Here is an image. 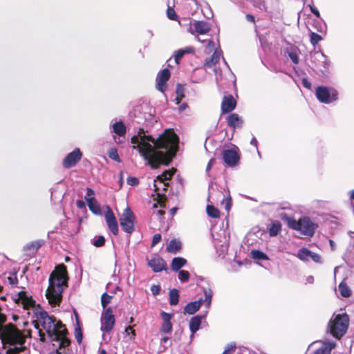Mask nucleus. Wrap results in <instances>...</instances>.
Returning a JSON list of instances; mask_svg holds the SVG:
<instances>
[{
	"instance_id": "nucleus-1",
	"label": "nucleus",
	"mask_w": 354,
	"mask_h": 354,
	"mask_svg": "<svg viewBox=\"0 0 354 354\" xmlns=\"http://www.w3.org/2000/svg\"><path fill=\"white\" fill-rule=\"evenodd\" d=\"M133 148L137 149L140 156L151 168L156 169L169 158L174 157L178 149V138L171 130H166L157 139L147 135L140 129L131 138Z\"/></svg>"
},
{
	"instance_id": "nucleus-2",
	"label": "nucleus",
	"mask_w": 354,
	"mask_h": 354,
	"mask_svg": "<svg viewBox=\"0 0 354 354\" xmlns=\"http://www.w3.org/2000/svg\"><path fill=\"white\" fill-rule=\"evenodd\" d=\"M15 300L18 304H21L24 310H28L27 314H30L31 310L37 318L41 323L44 330L50 337L52 342H56L58 346L66 347L69 345L70 341L66 337V328L60 322L56 320L53 317L48 315V313L44 310L39 305L36 306L35 301L26 291H20L16 295Z\"/></svg>"
},
{
	"instance_id": "nucleus-3",
	"label": "nucleus",
	"mask_w": 354,
	"mask_h": 354,
	"mask_svg": "<svg viewBox=\"0 0 354 354\" xmlns=\"http://www.w3.org/2000/svg\"><path fill=\"white\" fill-rule=\"evenodd\" d=\"M68 276L66 266L62 263L55 268L49 277V285L46 297L50 304L59 306L62 300V293L68 286Z\"/></svg>"
},
{
	"instance_id": "nucleus-4",
	"label": "nucleus",
	"mask_w": 354,
	"mask_h": 354,
	"mask_svg": "<svg viewBox=\"0 0 354 354\" xmlns=\"http://www.w3.org/2000/svg\"><path fill=\"white\" fill-rule=\"evenodd\" d=\"M280 217L286 221L289 227L299 231L301 234L307 236H313L317 225L314 223L308 217H303L299 221L294 218L288 216L286 214H281Z\"/></svg>"
},
{
	"instance_id": "nucleus-5",
	"label": "nucleus",
	"mask_w": 354,
	"mask_h": 354,
	"mask_svg": "<svg viewBox=\"0 0 354 354\" xmlns=\"http://www.w3.org/2000/svg\"><path fill=\"white\" fill-rule=\"evenodd\" d=\"M349 318L346 313L337 315L329 323L330 331L336 338L342 337L347 331Z\"/></svg>"
},
{
	"instance_id": "nucleus-6",
	"label": "nucleus",
	"mask_w": 354,
	"mask_h": 354,
	"mask_svg": "<svg viewBox=\"0 0 354 354\" xmlns=\"http://www.w3.org/2000/svg\"><path fill=\"white\" fill-rule=\"evenodd\" d=\"M115 324V316L111 308H106L101 316V330L103 332L102 338L105 342L110 340L109 333Z\"/></svg>"
},
{
	"instance_id": "nucleus-7",
	"label": "nucleus",
	"mask_w": 354,
	"mask_h": 354,
	"mask_svg": "<svg viewBox=\"0 0 354 354\" xmlns=\"http://www.w3.org/2000/svg\"><path fill=\"white\" fill-rule=\"evenodd\" d=\"M212 294L211 289L204 290L205 299H200L198 301L189 302L185 306V312L193 315L200 308L203 303H205L207 308H209L212 302Z\"/></svg>"
},
{
	"instance_id": "nucleus-8",
	"label": "nucleus",
	"mask_w": 354,
	"mask_h": 354,
	"mask_svg": "<svg viewBox=\"0 0 354 354\" xmlns=\"http://www.w3.org/2000/svg\"><path fill=\"white\" fill-rule=\"evenodd\" d=\"M119 220L120 226L125 232L131 234L134 231L135 216L129 207L124 210Z\"/></svg>"
},
{
	"instance_id": "nucleus-9",
	"label": "nucleus",
	"mask_w": 354,
	"mask_h": 354,
	"mask_svg": "<svg viewBox=\"0 0 354 354\" xmlns=\"http://www.w3.org/2000/svg\"><path fill=\"white\" fill-rule=\"evenodd\" d=\"M316 96L321 102L329 104L337 100V92L333 88L318 86L316 89Z\"/></svg>"
},
{
	"instance_id": "nucleus-10",
	"label": "nucleus",
	"mask_w": 354,
	"mask_h": 354,
	"mask_svg": "<svg viewBox=\"0 0 354 354\" xmlns=\"http://www.w3.org/2000/svg\"><path fill=\"white\" fill-rule=\"evenodd\" d=\"M211 26L209 23L205 21H194L189 32L192 35H205L209 32Z\"/></svg>"
},
{
	"instance_id": "nucleus-11",
	"label": "nucleus",
	"mask_w": 354,
	"mask_h": 354,
	"mask_svg": "<svg viewBox=\"0 0 354 354\" xmlns=\"http://www.w3.org/2000/svg\"><path fill=\"white\" fill-rule=\"evenodd\" d=\"M170 71L167 68L160 71L156 77V88L162 93H164L167 88V82L170 77Z\"/></svg>"
},
{
	"instance_id": "nucleus-12",
	"label": "nucleus",
	"mask_w": 354,
	"mask_h": 354,
	"mask_svg": "<svg viewBox=\"0 0 354 354\" xmlns=\"http://www.w3.org/2000/svg\"><path fill=\"white\" fill-rule=\"evenodd\" d=\"M105 220L110 231L114 234H118V224L117 219L109 207H107V210L104 214Z\"/></svg>"
},
{
	"instance_id": "nucleus-13",
	"label": "nucleus",
	"mask_w": 354,
	"mask_h": 354,
	"mask_svg": "<svg viewBox=\"0 0 354 354\" xmlns=\"http://www.w3.org/2000/svg\"><path fill=\"white\" fill-rule=\"evenodd\" d=\"M223 159L226 165L233 167L239 161V155L236 149H225L223 151Z\"/></svg>"
},
{
	"instance_id": "nucleus-14",
	"label": "nucleus",
	"mask_w": 354,
	"mask_h": 354,
	"mask_svg": "<svg viewBox=\"0 0 354 354\" xmlns=\"http://www.w3.org/2000/svg\"><path fill=\"white\" fill-rule=\"evenodd\" d=\"M82 153L79 149H75L69 153L63 160V166L65 168H71L76 165L81 159Z\"/></svg>"
},
{
	"instance_id": "nucleus-15",
	"label": "nucleus",
	"mask_w": 354,
	"mask_h": 354,
	"mask_svg": "<svg viewBox=\"0 0 354 354\" xmlns=\"http://www.w3.org/2000/svg\"><path fill=\"white\" fill-rule=\"evenodd\" d=\"M176 169H173L171 170L165 171L161 175L157 176L156 179L154 180L153 186L155 187V191L158 192L160 189L158 184H162L163 189H165V187H167L168 185V183H165V181L171 179Z\"/></svg>"
},
{
	"instance_id": "nucleus-16",
	"label": "nucleus",
	"mask_w": 354,
	"mask_h": 354,
	"mask_svg": "<svg viewBox=\"0 0 354 354\" xmlns=\"http://www.w3.org/2000/svg\"><path fill=\"white\" fill-rule=\"evenodd\" d=\"M148 266L155 272H159L166 268L167 264L162 258L157 254H154L151 259L149 260Z\"/></svg>"
},
{
	"instance_id": "nucleus-17",
	"label": "nucleus",
	"mask_w": 354,
	"mask_h": 354,
	"mask_svg": "<svg viewBox=\"0 0 354 354\" xmlns=\"http://www.w3.org/2000/svg\"><path fill=\"white\" fill-rule=\"evenodd\" d=\"M311 60L320 71H322V67L326 69L329 66L326 56L322 52L314 53L311 55Z\"/></svg>"
},
{
	"instance_id": "nucleus-18",
	"label": "nucleus",
	"mask_w": 354,
	"mask_h": 354,
	"mask_svg": "<svg viewBox=\"0 0 354 354\" xmlns=\"http://www.w3.org/2000/svg\"><path fill=\"white\" fill-rule=\"evenodd\" d=\"M236 105V100L232 95L224 96L221 103L222 113L224 114L231 112L235 109Z\"/></svg>"
},
{
	"instance_id": "nucleus-19",
	"label": "nucleus",
	"mask_w": 354,
	"mask_h": 354,
	"mask_svg": "<svg viewBox=\"0 0 354 354\" xmlns=\"http://www.w3.org/2000/svg\"><path fill=\"white\" fill-rule=\"evenodd\" d=\"M112 131L119 138H121L125 136L127 132V128L122 122H115L112 124ZM113 138L115 139V141L118 143L123 142V140H121L120 138H118V140H117L115 136H113Z\"/></svg>"
},
{
	"instance_id": "nucleus-20",
	"label": "nucleus",
	"mask_w": 354,
	"mask_h": 354,
	"mask_svg": "<svg viewBox=\"0 0 354 354\" xmlns=\"http://www.w3.org/2000/svg\"><path fill=\"white\" fill-rule=\"evenodd\" d=\"M162 323L160 327V331L163 333H169L172 330V324L171 322V315L166 312H161Z\"/></svg>"
},
{
	"instance_id": "nucleus-21",
	"label": "nucleus",
	"mask_w": 354,
	"mask_h": 354,
	"mask_svg": "<svg viewBox=\"0 0 354 354\" xmlns=\"http://www.w3.org/2000/svg\"><path fill=\"white\" fill-rule=\"evenodd\" d=\"M226 120L228 126L233 129L240 128L243 124V120L237 113L230 114Z\"/></svg>"
},
{
	"instance_id": "nucleus-22",
	"label": "nucleus",
	"mask_w": 354,
	"mask_h": 354,
	"mask_svg": "<svg viewBox=\"0 0 354 354\" xmlns=\"http://www.w3.org/2000/svg\"><path fill=\"white\" fill-rule=\"evenodd\" d=\"M320 344V346L314 351V354H330L331 350L335 346V342L328 341L321 342Z\"/></svg>"
},
{
	"instance_id": "nucleus-23",
	"label": "nucleus",
	"mask_w": 354,
	"mask_h": 354,
	"mask_svg": "<svg viewBox=\"0 0 354 354\" xmlns=\"http://www.w3.org/2000/svg\"><path fill=\"white\" fill-rule=\"evenodd\" d=\"M222 56L221 50H215L210 58L207 59L204 64L205 68H212L214 66L216 63L219 61Z\"/></svg>"
},
{
	"instance_id": "nucleus-24",
	"label": "nucleus",
	"mask_w": 354,
	"mask_h": 354,
	"mask_svg": "<svg viewBox=\"0 0 354 354\" xmlns=\"http://www.w3.org/2000/svg\"><path fill=\"white\" fill-rule=\"evenodd\" d=\"M202 319H203V317L202 316H198V315L194 316V317L191 318V319L189 321V329H190V330L192 332L191 337H193L194 334L197 330H199L201 324V322H202Z\"/></svg>"
},
{
	"instance_id": "nucleus-25",
	"label": "nucleus",
	"mask_w": 354,
	"mask_h": 354,
	"mask_svg": "<svg viewBox=\"0 0 354 354\" xmlns=\"http://www.w3.org/2000/svg\"><path fill=\"white\" fill-rule=\"evenodd\" d=\"M89 209L95 214H99L100 213V206L94 197L85 198Z\"/></svg>"
},
{
	"instance_id": "nucleus-26",
	"label": "nucleus",
	"mask_w": 354,
	"mask_h": 354,
	"mask_svg": "<svg viewBox=\"0 0 354 354\" xmlns=\"http://www.w3.org/2000/svg\"><path fill=\"white\" fill-rule=\"evenodd\" d=\"M187 263L185 259L183 257H175L173 259L171 268L174 271H178Z\"/></svg>"
},
{
	"instance_id": "nucleus-27",
	"label": "nucleus",
	"mask_w": 354,
	"mask_h": 354,
	"mask_svg": "<svg viewBox=\"0 0 354 354\" xmlns=\"http://www.w3.org/2000/svg\"><path fill=\"white\" fill-rule=\"evenodd\" d=\"M312 252L306 248L299 249L297 254V257L303 261H308L310 259Z\"/></svg>"
},
{
	"instance_id": "nucleus-28",
	"label": "nucleus",
	"mask_w": 354,
	"mask_h": 354,
	"mask_svg": "<svg viewBox=\"0 0 354 354\" xmlns=\"http://www.w3.org/2000/svg\"><path fill=\"white\" fill-rule=\"evenodd\" d=\"M286 52L292 62L295 64H297L299 63V50L296 47H290V48H287Z\"/></svg>"
},
{
	"instance_id": "nucleus-29",
	"label": "nucleus",
	"mask_w": 354,
	"mask_h": 354,
	"mask_svg": "<svg viewBox=\"0 0 354 354\" xmlns=\"http://www.w3.org/2000/svg\"><path fill=\"white\" fill-rule=\"evenodd\" d=\"M281 230V225L279 221H274L269 227V234L271 236H277Z\"/></svg>"
},
{
	"instance_id": "nucleus-30",
	"label": "nucleus",
	"mask_w": 354,
	"mask_h": 354,
	"mask_svg": "<svg viewBox=\"0 0 354 354\" xmlns=\"http://www.w3.org/2000/svg\"><path fill=\"white\" fill-rule=\"evenodd\" d=\"M181 243L178 240H171L167 246V251L169 252L176 253L180 250Z\"/></svg>"
},
{
	"instance_id": "nucleus-31",
	"label": "nucleus",
	"mask_w": 354,
	"mask_h": 354,
	"mask_svg": "<svg viewBox=\"0 0 354 354\" xmlns=\"http://www.w3.org/2000/svg\"><path fill=\"white\" fill-rule=\"evenodd\" d=\"M44 242L42 241H37L30 244H27L24 247L25 250H29L32 254L35 252L42 245Z\"/></svg>"
},
{
	"instance_id": "nucleus-32",
	"label": "nucleus",
	"mask_w": 354,
	"mask_h": 354,
	"mask_svg": "<svg viewBox=\"0 0 354 354\" xmlns=\"http://www.w3.org/2000/svg\"><path fill=\"white\" fill-rule=\"evenodd\" d=\"M193 51V48L189 47L186 49H180L177 50L175 53L174 58L176 64H178L180 60L184 56L185 54L189 53Z\"/></svg>"
},
{
	"instance_id": "nucleus-33",
	"label": "nucleus",
	"mask_w": 354,
	"mask_h": 354,
	"mask_svg": "<svg viewBox=\"0 0 354 354\" xmlns=\"http://www.w3.org/2000/svg\"><path fill=\"white\" fill-rule=\"evenodd\" d=\"M179 301V294L176 289H172L169 292V304L171 306L178 304Z\"/></svg>"
},
{
	"instance_id": "nucleus-34",
	"label": "nucleus",
	"mask_w": 354,
	"mask_h": 354,
	"mask_svg": "<svg viewBox=\"0 0 354 354\" xmlns=\"http://www.w3.org/2000/svg\"><path fill=\"white\" fill-rule=\"evenodd\" d=\"M339 290L340 295L344 297H348L351 294V290L348 286L344 283L341 282L339 285Z\"/></svg>"
},
{
	"instance_id": "nucleus-35",
	"label": "nucleus",
	"mask_w": 354,
	"mask_h": 354,
	"mask_svg": "<svg viewBox=\"0 0 354 354\" xmlns=\"http://www.w3.org/2000/svg\"><path fill=\"white\" fill-rule=\"evenodd\" d=\"M5 283H8L12 286H15L18 283L17 273L9 272L7 276H5Z\"/></svg>"
},
{
	"instance_id": "nucleus-36",
	"label": "nucleus",
	"mask_w": 354,
	"mask_h": 354,
	"mask_svg": "<svg viewBox=\"0 0 354 354\" xmlns=\"http://www.w3.org/2000/svg\"><path fill=\"white\" fill-rule=\"evenodd\" d=\"M215 248L219 255L225 254L228 250V245L226 243L221 244L220 241H216L214 242Z\"/></svg>"
},
{
	"instance_id": "nucleus-37",
	"label": "nucleus",
	"mask_w": 354,
	"mask_h": 354,
	"mask_svg": "<svg viewBox=\"0 0 354 354\" xmlns=\"http://www.w3.org/2000/svg\"><path fill=\"white\" fill-rule=\"evenodd\" d=\"M251 255L254 259H257V260L268 259V256L265 253H263V252H261L259 250H252L251 251Z\"/></svg>"
},
{
	"instance_id": "nucleus-38",
	"label": "nucleus",
	"mask_w": 354,
	"mask_h": 354,
	"mask_svg": "<svg viewBox=\"0 0 354 354\" xmlns=\"http://www.w3.org/2000/svg\"><path fill=\"white\" fill-rule=\"evenodd\" d=\"M207 213L208 216H209L212 218H218L220 216L219 211L212 205H208L207 206Z\"/></svg>"
},
{
	"instance_id": "nucleus-39",
	"label": "nucleus",
	"mask_w": 354,
	"mask_h": 354,
	"mask_svg": "<svg viewBox=\"0 0 354 354\" xmlns=\"http://www.w3.org/2000/svg\"><path fill=\"white\" fill-rule=\"evenodd\" d=\"M197 39L198 41L202 42L203 44L207 43L205 50L207 51V53H209L210 52H212L213 50V49H214L215 44L212 40H211V39L201 40L198 36H197Z\"/></svg>"
},
{
	"instance_id": "nucleus-40",
	"label": "nucleus",
	"mask_w": 354,
	"mask_h": 354,
	"mask_svg": "<svg viewBox=\"0 0 354 354\" xmlns=\"http://www.w3.org/2000/svg\"><path fill=\"white\" fill-rule=\"evenodd\" d=\"M95 247H102L105 243V238L103 236H95L92 242Z\"/></svg>"
},
{
	"instance_id": "nucleus-41",
	"label": "nucleus",
	"mask_w": 354,
	"mask_h": 354,
	"mask_svg": "<svg viewBox=\"0 0 354 354\" xmlns=\"http://www.w3.org/2000/svg\"><path fill=\"white\" fill-rule=\"evenodd\" d=\"M178 278L181 282H187L189 279V273L186 270H179Z\"/></svg>"
},
{
	"instance_id": "nucleus-42",
	"label": "nucleus",
	"mask_w": 354,
	"mask_h": 354,
	"mask_svg": "<svg viewBox=\"0 0 354 354\" xmlns=\"http://www.w3.org/2000/svg\"><path fill=\"white\" fill-rule=\"evenodd\" d=\"M108 154H109V157L111 159L115 160L117 162H120V157H119V155L118 153V151L116 149H114V148L110 149Z\"/></svg>"
},
{
	"instance_id": "nucleus-43",
	"label": "nucleus",
	"mask_w": 354,
	"mask_h": 354,
	"mask_svg": "<svg viewBox=\"0 0 354 354\" xmlns=\"http://www.w3.org/2000/svg\"><path fill=\"white\" fill-rule=\"evenodd\" d=\"M112 297L106 293H104L101 297V304L104 308L111 302Z\"/></svg>"
},
{
	"instance_id": "nucleus-44",
	"label": "nucleus",
	"mask_w": 354,
	"mask_h": 354,
	"mask_svg": "<svg viewBox=\"0 0 354 354\" xmlns=\"http://www.w3.org/2000/svg\"><path fill=\"white\" fill-rule=\"evenodd\" d=\"M310 43L313 45V46H315L316 44H317L319 43V41H320L322 40V37L315 33V32H311L310 33Z\"/></svg>"
},
{
	"instance_id": "nucleus-45",
	"label": "nucleus",
	"mask_w": 354,
	"mask_h": 354,
	"mask_svg": "<svg viewBox=\"0 0 354 354\" xmlns=\"http://www.w3.org/2000/svg\"><path fill=\"white\" fill-rule=\"evenodd\" d=\"M167 15V17L171 20H176L178 18V15H176L174 9L170 6H168Z\"/></svg>"
},
{
	"instance_id": "nucleus-46",
	"label": "nucleus",
	"mask_w": 354,
	"mask_h": 354,
	"mask_svg": "<svg viewBox=\"0 0 354 354\" xmlns=\"http://www.w3.org/2000/svg\"><path fill=\"white\" fill-rule=\"evenodd\" d=\"M214 71L215 73L216 81L217 84H219L221 83V81H222L221 71L219 68H214Z\"/></svg>"
},
{
	"instance_id": "nucleus-47",
	"label": "nucleus",
	"mask_w": 354,
	"mask_h": 354,
	"mask_svg": "<svg viewBox=\"0 0 354 354\" xmlns=\"http://www.w3.org/2000/svg\"><path fill=\"white\" fill-rule=\"evenodd\" d=\"M310 259H312L314 262L317 263H322V257L319 254L313 252L311 253Z\"/></svg>"
},
{
	"instance_id": "nucleus-48",
	"label": "nucleus",
	"mask_w": 354,
	"mask_h": 354,
	"mask_svg": "<svg viewBox=\"0 0 354 354\" xmlns=\"http://www.w3.org/2000/svg\"><path fill=\"white\" fill-rule=\"evenodd\" d=\"M236 348L235 344H229L225 348V351H223V354H232L233 352H234Z\"/></svg>"
},
{
	"instance_id": "nucleus-49",
	"label": "nucleus",
	"mask_w": 354,
	"mask_h": 354,
	"mask_svg": "<svg viewBox=\"0 0 354 354\" xmlns=\"http://www.w3.org/2000/svg\"><path fill=\"white\" fill-rule=\"evenodd\" d=\"M161 241V235L160 234H156L153 236L152 242H151V246H154L156 244H158Z\"/></svg>"
},
{
	"instance_id": "nucleus-50",
	"label": "nucleus",
	"mask_w": 354,
	"mask_h": 354,
	"mask_svg": "<svg viewBox=\"0 0 354 354\" xmlns=\"http://www.w3.org/2000/svg\"><path fill=\"white\" fill-rule=\"evenodd\" d=\"M138 183V179L135 177H129L127 178V183L131 186L137 185Z\"/></svg>"
},
{
	"instance_id": "nucleus-51",
	"label": "nucleus",
	"mask_w": 354,
	"mask_h": 354,
	"mask_svg": "<svg viewBox=\"0 0 354 354\" xmlns=\"http://www.w3.org/2000/svg\"><path fill=\"white\" fill-rule=\"evenodd\" d=\"M125 333L127 335H131V339H134L135 337V330L133 329L132 326H128L125 328Z\"/></svg>"
},
{
	"instance_id": "nucleus-52",
	"label": "nucleus",
	"mask_w": 354,
	"mask_h": 354,
	"mask_svg": "<svg viewBox=\"0 0 354 354\" xmlns=\"http://www.w3.org/2000/svg\"><path fill=\"white\" fill-rule=\"evenodd\" d=\"M160 288L159 286H157V285H153L151 287V291L152 292V294L153 295H157L159 294L160 292Z\"/></svg>"
},
{
	"instance_id": "nucleus-53",
	"label": "nucleus",
	"mask_w": 354,
	"mask_h": 354,
	"mask_svg": "<svg viewBox=\"0 0 354 354\" xmlns=\"http://www.w3.org/2000/svg\"><path fill=\"white\" fill-rule=\"evenodd\" d=\"M53 342V346L55 347V350L52 351L49 354H62V353L59 352L58 349H61L62 347L59 348L58 346V344L56 342Z\"/></svg>"
},
{
	"instance_id": "nucleus-54",
	"label": "nucleus",
	"mask_w": 354,
	"mask_h": 354,
	"mask_svg": "<svg viewBox=\"0 0 354 354\" xmlns=\"http://www.w3.org/2000/svg\"><path fill=\"white\" fill-rule=\"evenodd\" d=\"M301 83L304 87L307 88H310L311 83L306 78H303Z\"/></svg>"
},
{
	"instance_id": "nucleus-55",
	"label": "nucleus",
	"mask_w": 354,
	"mask_h": 354,
	"mask_svg": "<svg viewBox=\"0 0 354 354\" xmlns=\"http://www.w3.org/2000/svg\"><path fill=\"white\" fill-rule=\"evenodd\" d=\"M94 194H95V192H94L93 189L88 187L86 189V196L85 198L93 197V196L94 195Z\"/></svg>"
},
{
	"instance_id": "nucleus-56",
	"label": "nucleus",
	"mask_w": 354,
	"mask_h": 354,
	"mask_svg": "<svg viewBox=\"0 0 354 354\" xmlns=\"http://www.w3.org/2000/svg\"><path fill=\"white\" fill-rule=\"evenodd\" d=\"M214 162H215V160L214 158H212L209 160V161L207 165V168H206L207 172H209V171L211 169L212 167L214 164Z\"/></svg>"
},
{
	"instance_id": "nucleus-57",
	"label": "nucleus",
	"mask_w": 354,
	"mask_h": 354,
	"mask_svg": "<svg viewBox=\"0 0 354 354\" xmlns=\"http://www.w3.org/2000/svg\"><path fill=\"white\" fill-rule=\"evenodd\" d=\"M310 10L311 12L317 17H319L320 15H319V10L315 8L314 6H310Z\"/></svg>"
},
{
	"instance_id": "nucleus-58",
	"label": "nucleus",
	"mask_w": 354,
	"mask_h": 354,
	"mask_svg": "<svg viewBox=\"0 0 354 354\" xmlns=\"http://www.w3.org/2000/svg\"><path fill=\"white\" fill-rule=\"evenodd\" d=\"M246 19H247V20H248L250 22H252V23L254 22V17L252 15L248 14L246 15Z\"/></svg>"
},
{
	"instance_id": "nucleus-59",
	"label": "nucleus",
	"mask_w": 354,
	"mask_h": 354,
	"mask_svg": "<svg viewBox=\"0 0 354 354\" xmlns=\"http://www.w3.org/2000/svg\"><path fill=\"white\" fill-rule=\"evenodd\" d=\"M306 283H313L314 282V277L313 276H308L306 279Z\"/></svg>"
},
{
	"instance_id": "nucleus-60",
	"label": "nucleus",
	"mask_w": 354,
	"mask_h": 354,
	"mask_svg": "<svg viewBox=\"0 0 354 354\" xmlns=\"http://www.w3.org/2000/svg\"><path fill=\"white\" fill-rule=\"evenodd\" d=\"M225 201H226L225 208H226V209L229 210L231 207V199L228 198V199H226Z\"/></svg>"
},
{
	"instance_id": "nucleus-61",
	"label": "nucleus",
	"mask_w": 354,
	"mask_h": 354,
	"mask_svg": "<svg viewBox=\"0 0 354 354\" xmlns=\"http://www.w3.org/2000/svg\"><path fill=\"white\" fill-rule=\"evenodd\" d=\"M176 93H177L178 97L176 98V101L177 104H179L180 103V100L179 98V96H180V97H182L183 95L181 93H180V91H179L178 88L177 89Z\"/></svg>"
},
{
	"instance_id": "nucleus-62",
	"label": "nucleus",
	"mask_w": 354,
	"mask_h": 354,
	"mask_svg": "<svg viewBox=\"0 0 354 354\" xmlns=\"http://www.w3.org/2000/svg\"><path fill=\"white\" fill-rule=\"evenodd\" d=\"M251 145H254V147H257V139L253 137L250 142Z\"/></svg>"
},
{
	"instance_id": "nucleus-63",
	"label": "nucleus",
	"mask_w": 354,
	"mask_h": 354,
	"mask_svg": "<svg viewBox=\"0 0 354 354\" xmlns=\"http://www.w3.org/2000/svg\"><path fill=\"white\" fill-rule=\"evenodd\" d=\"M329 243H330L331 250H335V244L334 241H332V240H330L329 241Z\"/></svg>"
},
{
	"instance_id": "nucleus-64",
	"label": "nucleus",
	"mask_w": 354,
	"mask_h": 354,
	"mask_svg": "<svg viewBox=\"0 0 354 354\" xmlns=\"http://www.w3.org/2000/svg\"><path fill=\"white\" fill-rule=\"evenodd\" d=\"M156 214L161 218L164 215L165 212L162 210H158Z\"/></svg>"
}]
</instances>
